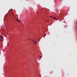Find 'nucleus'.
I'll return each instance as SVG.
<instances>
[{
	"instance_id": "obj_1",
	"label": "nucleus",
	"mask_w": 77,
	"mask_h": 77,
	"mask_svg": "<svg viewBox=\"0 0 77 77\" xmlns=\"http://www.w3.org/2000/svg\"><path fill=\"white\" fill-rule=\"evenodd\" d=\"M0 38H2H2H3V36H2V35H1Z\"/></svg>"
},
{
	"instance_id": "obj_2",
	"label": "nucleus",
	"mask_w": 77,
	"mask_h": 77,
	"mask_svg": "<svg viewBox=\"0 0 77 77\" xmlns=\"http://www.w3.org/2000/svg\"><path fill=\"white\" fill-rule=\"evenodd\" d=\"M53 19H54V20H56V17H53Z\"/></svg>"
},
{
	"instance_id": "obj_3",
	"label": "nucleus",
	"mask_w": 77,
	"mask_h": 77,
	"mask_svg": "<svg viewBox=\"0 0 77 77\" xmlns=\"http://www.w3.org/2000/svg\"><path fill=\"white\" fill-rule=\"evenodd\" d=\"M37 43V42H35V44H36Z\"/></svg>"
},
{
	"instance_id": "obj_4",
	"label": "nucleus",
	"mask_w": 77,
	"mask_h": 77,
	"mask_svg": "<svg viewBox=\"0 0 77 77\" xmlns=\"http://www.w3.org/2000/svg\"><path fill=\"white\" fill-rule=\"evenodd\" d=\"M17 21H19L20 20H16Z\"/></svg>"
},
{
	"instance_id": "obj_5",
	"label": "nucleus",
	"mask_w": 77,
	"mask_h": 77,
	"mask_svg": "<svg viewBox=\"0 0 77 77\" xmlns=\"http://www.w3.org/2000/svg\"><path fill=\"white\" fill-rule=\"evenodd\" d=\"M50 17H52V16H51Z\"/></svg>"
},
{
	"instance_id": "obj_6",
	"label": "nucleus",
	"mask_w": 77,
	"mask_h": 77,
	"mask_svg": "<svg viewBox=\"0 0 77 77\" xmlns=\"http://www.w3.org/2000/svg\"><path fill=\"white\" fill-rule=\"evenodd\" d=\"M40 57L41 58V57Z\"/></svg>"
},
{
	"instance_id": "obj_7",
	"label": "nucleus",
	"mask_w": 77,
	"mask_h": 77,
	"mask_svg": "<svg viewBox=\"0 0 77 77\" xmlns=\"http://www.w3.org/2000/svg\"><path fill=\"white\" fill-rule=\"evenodd\" d=\"M2 40V39H1V41Z\"/></svg>"
}]
</instances>
